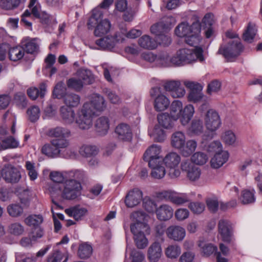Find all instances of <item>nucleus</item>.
I'll list each match as a JSON object with an SVG mask.
<instances>
[{
	"instance_id": "47",
	"label": "nucleus",
	"mask_w": 262,
	"mask_h": 262,
	"mask_svg": "<svg viewBox=\"0 0 262 262\" xmlns=\"http://www.w3.org/2000/svg\"><path fill=\"white\" fill-rule=\"evenodd\" d=\"M189 197L187 193H180L174 192L172 198L171 203L173 204L181 205L189 201Z\"/></svg>"
},
{
	"instance_id": "6",
	"label": "nucleus",
	"mask_w": 262,
	"mask_h": 262,
	"mask_svg": "<svg viewBox=\"0 0 262 262\" xmlns=\"http://www.w3.org/2000/svg\"><path fill=\"white\" fill-rule=\"evenodd\" d=\"M164 164L168 169V175L172 179L180 176L181 172L178 166L181 161L180 155L176 152L168 153L162 160Z\"/></svg>"
},
{
	"instance_id": "19",
	"label": "nucleus",
	"mask_w": 262,
	"mask_h": 262,
	"mask_svg": "<svg viewBox=\"0 0 262 262\" xmlns=\"http://www.w3.org/2000/svg\"><path fill=\"white\" fill-rule=\"evenodd\" d=\"M110 121L108 117L101 116L96 121L95 127L96 131L99 136H105L110 128Z\"/></svg>"
},
{
	"instance_id": "63",
	"label": "nucleus",
	"mask_w": 262,
	"mask_h": 262,
	"mask_svg": "<svg viewBox=\"0 0 262 262\" xmlns=\"http://www.w3.org/2000/svg\"><path fill=\"white\" fill-rule=\"evenodd\" d=\"M10 232L15 235H20L24 232V227L18 223L12 224L9 227Z\"/></svg>"
},
{
	"instance_id": "10",
	"label": "nucleus",
	"mask_w": 262,
	"mask_h": 262,
	"mask_svg": "<svg viewBox=\"0 0 262 262\" xmlns=\"http://www.w3.org/2000/svg\"><path fill=\"white\" fill-rule=\"evenodd\" d=\"M205 126L208 130L215 132L221 126V120L217 112L214 110H208L204 117Z\"/></svg>"
},
{
	"instance_id": "54",
	"label": "nucleus",
	"mask_w": 262,
	"mask_h": 262,
	"mask_svg": "<svg viewBox=\"0 0 262 262\" xmlns=\"http://www.w3.org/2000/svg\"><path fill=\"white\" fill-rule=\"evenodd\" d=\"M222 139L226 144L232 145L235 143L236 138L235 134L232 130H228L223 133Z\"/></svg>"
},
{
	"instance_id": "21",
	"label": "nucleus",
	"mask_w": 262,
	"mask_h": 262,
	"mask_svg": "<svg viewBox=\"0 0 262 262\" xmlns=\"http://www.w3.org/2000/svg\"><path fill=\"white\" fill-rule=\"evenodd\" d=\"M186 142V136L182 131H177L171 135L170 144L172 147L181 150L185 145Z\"/></svg>"
},
{
	"instance_id": "50",
	"label": "nucleus",
	"mask_w": 262,
	"mask_h": 262,
	"mask_svg": "<svg viewBox=\"0 0 262 262\" xmlns=\"http://www.w3.org/2000/svg\"><path fill=\"white\" fill-rule=\"evenodd\" d=\"M145 234L133 235L135 245L138 249H143L148 245V241L145 236Z\"/></svg>"
},
{
	"instance_id": "61",
	"label": "nucleus",
	"mask_w": 262,
	"mask_h": 262,
	"mask_svg": "<svg viewBox=\"0 0 262 262\" xmlns=\"http://www.w3.org/2000/svg\"><path fill=\"white\" fill-rule=\"evenodd\" d=\"M68 172H65L64 174L59 171H52L50 173V178L52 181L55 183H61L68 178Z\"/></svg>"
},
{
	"instance_id": "39",
	"label": "nucleus",
	"mask_w": 262,
	"mask_h": 262,
	"mask_svg": "<svg viewBox=\"0 0 262 262\" xmlns=\"http://www.w3.org/2000/svg\"><path fill=\"white\" fill-rule=\"evenodd\" d=\"M96 44L99 47V49L111 50L115 47V41L112 36H106L97 40Z\"/></svg>"
},
{
	"instance_id": "62",
	"label": "nucleus",
	"mask_w": 262,
	"mask_h": 262,
	"mask_svg": "<svg viewBox=\"0 0 262 262\" xmlns=\"http://www.w3.org/2000/svg\"><path fill=\"white\" fill-rule=\"evenodd\" d=\"M191 211L195 214H200L203 212L205 209V205L200 202H191L188 206Z\"/></svg>"
},
{
	"instance_id": "41",
	"label": "nucleus",
	"mask_w": 262,
	"mask_h": 262,
	"mask_svg": "<svg viewBox=\"0 0 262 262\" xmlns=\"http://www.w3.org/2000/svg\"><path fill=\"white\" fill-rule=\"evenodd\" d=\"M255 190L252 189L251 191L245 189L242 191L239 200L243 204H249L255 202V197L254 195Z\"/></svg>"
},
{
	"instance_id": "7",
	"label": "nucleus",
	"mask_w": 262,
	"mask_h": 262,
	"mask_svg": "<svg viewBox=\"0 0 262 262\" xmlns=\"http://www.w3.org/2000/svg\"><path fill=\"white\" fill-rule=\"evenodd\" d=\"M81 185L75 180H66L63 184L62 198L66 200H74L81 194Z\"/></svg>"
},
{
	"instance_id": "35",
	"label": "nucleus",
	"mask_w": 262,
	"mask_h": 262,
	"mask_svg": "<svg viewBox=\"0 0 262 262\" xmlns=\"http://www.w3.org/2000/svg\"><path fill=\"white\" fill-rule=\"evenodd\" d=\"M198 145L197 142L193 139L186 141L185 145L180 150L182 155L188 157L190 156L196 149Z\"/></svg>"
},
{
	"instance_id": "14",
	"label": "nucleus",
	"mask_w": 262,
	"mask_h": 262,
	"mask_svg": "<svg viewBox=\"0 0 262 262\" xmlns=\"http://www.w3.org/2000/svg\"><path fill=\"white\" fill-rule=\"evenodd\" d=\"M142 199V192L137 188H135L127 193L124 202L127 207L133 208L139 205Z\"/></svg>"
},
{
	"instance_id": "45",
	"label": "nucleus",
	"mask_w": 262,
	"mask_h": 262,
	"mask_svg": "<svg viewBox=\"0 0 262 262\" xmlns=\"http://www.w3.org/2000/svg\"><path fill=\"white\" fill-rule=\"evenodd\" d=\"M207 155L201 151H198L193 154L191 157V162L196 165H203L208 161Z\"/></svg>"
},
{
	"instance_id": "33",
	"label": "nucleus",
	"mask_w": 262,
	"mask_h": 262,
	"mask_svg": "<svg viewBox=\"0 0 262 262\" xmlns=\"http://www.w3.org/2000/svg\"><path fill=\"white\" fill-rule=\"evenodd\" d=\"M65 212L70 216H73L76 220H81L87 213V210L79 206H75L66 209Z\"/></svg>"
},
{
	"instance_id": "30",
	"label": "nucleus",
	"mask_w": 262,
	"mask_h": 262,
	"mask_svg": "<svg viewBox=\"0 0 262 262\" xmlns=\"http://www.w3.org/2000/svg\"><path fill=\"white\" fill-rule=\"evenodd\" d=\"M138 44L142 48L153 50L157 48V41L149 35H144L139 38Z\"/></svg>"
},
{
	"instance_id": "22",
	"label": "nucleus",
	"mask_w": 262,
	"mask_h": 262,
	"mask_svg": "<svg viewBox=\"0 0 262 262\" xmlns=\"http://www.w3.org/2000/svg\"><path fill=\"white\" fill-rule=\"evenodd\" d=\"M229 158V154L227 151L222 150L216 153L210 160L211 166L213 168H219L225 163Z\"/></svg>"
},
{
	"instance_id": "17",
	"label": "nucleus",
	"mask_w": 262,
	"mask_h": 262,
	"mask_svg": "<svg viewBox=\"0 0 262 262\" xmlns=\"http://www.w3.org/2000/svg\"><path fill=\"white\" fill-rule=\"evenodd\" d=\"M115 133L120 140L129 141L133 137L132 129L130 126L126 123H120L115 128Z\"/></svg>"
},
{
	"instance_id": "55",
	"label": "nucleus",
	"mask_w": 262,
	"mask_h": 262,
	"mask_svg": "<svg viewBox=\"0 0 262 262\" xmlns=\"http://www.w3.org/2000/svg\"><path fill=\"white\" fill-rule=\"evenodd\" d=\"M198 246L202 249L204 255L209 256L217 250V247L211 244H204L203 242L199 241Z\"/></svg>"
},
{
	"instance_id": "59",
	"label": "nucleus",
	"mask_w": 262,
	"mask_h": 262,
	"mask_svg": "<svg viewBox=\"0 0 262 262\" xmlns=\"http://www.w3.org/2000/svg\"><path fill=\"white\" fill-rule=\"evenodd\" d=\"M154 140L157 142L164 141L165 138V134L164 130L160 126H155L152 134H150Z\"/></svg>"
},
{
	"instance_id": "60",
	"label": "nucleus",
	"mask_w": 262,
	"mask_h": 262,
	"mask_svg": "<svg viewBox=\"0 0 262 262\" xmlns=\"http://www.w3.org/2000/svg\"><path fill=\"white\" fill-rule=\"evenodd\" d=\"M129 256L132 262H142L145 259L144 253L135 249L131 250Z\"/></svg>"
},
{
	"instance_id": "64",
	"label": "nucleus",
	"mask_w": 262,
	"mask_h": 262,
	"mask_svg": "<svg viewBox=\"0 0 262 262\" xmlns=\"http://www.w3.org/2000/svg\"><path fill=\"white\" fill-rule=\"evenodd\" d=\"M83 83L80 78H71L67 81V85L69 88H72L75 90H80L83 87Z\"/></svg>"
},
{
	"instance_id": "44",
	"label": "nucleus",
	"mask_w": 262,
	"mask_h": 262,
	"mask_svg": "<svg viewBox=\"0 0 262 262\" xmlns=\"http://www.w3.org/2000/svg\"><path fill=\"white\" fill-rule=\"evenodd\" d=\"M98 148L95 145H83L79 149V153L83 157L95 156L98 153Z\"/></svg>"
},
{
	"instance_id": "2",
	"label": "nucleus",
	"mask_w": 262,
	"mask_h": 262,
	"mask_svg": "<svg viewBox=\"0 0 262 262\" xmlns=\"http://www.w3.org/2000/svg\"><path fill=\"white\" fill-rule=\"evenodd\" d=\"M103 12L100 8H95L93 11L92 16L90 18L88 26L89 29L95 27L94 34L96 36H101L107 33L111 28V23L107 19H102Z\"/></svg>"
},
{
	"instance_id": "40",
	"label": "nucleus",
	"mask_w": 262,
	"mask_h": 262,
	"mask_svg": "<svg viewBox=\"0 0 262 262\" xmlns=\"http://www.w3.org/2000/svg\"><path fill=\"white\" fill-rule=\"evenodd\" d=\"M41 152L49 157L55 158L59 156L61 150L50 143L46 144L42 147Z\"/></svg>"
},
{
	"instance_id": "56",
	"label": "nucleus",
	"mask_w": 262,
	"mask_h": 262,
	"mask_svg": "<svg viewBox=\"0 0 262 262\" xmlns=\"http://www.w3.org/2000/svg\"><path fill=\"white\" fill-rule=\"evenodd\" d=\"M3 149L14 148L18 147L19 142L12 137H7L2 141Z\"/></svg>"
},
{
	"instance_id": "4",
	"label": "nucleus",
	"mask_w": 262,
	"mask_h": 262,
	"mask_svg": "<svg viewBox=\"0 0 262 262\" xmlns=\"http://www.w3.org/2000/svg\"><path fill=\"white\" fill-rule=\"evenodd\" d=\"M244 47L237 40L229 41L227 44L221 45L217 53L222 55L228 61H233L243 51Z\"/></svg>"
},
{
	"instance_id": "9",
	"label": "nucleus",
	"mask_w": 262,
	"mask_h": 262,
	"mask_svg": "<svg viewBox=\"0 0 262 262\" xmlns=\"http://www.w3.org/2000/svg\"><path fill=\"white\" fill-rule=\"evenodd\" d=\"M184 84L186 87L190 90L188 96V100L194 103L201 101L203 97L202 86L198 82L188 80L184 81Z\"/></svg>"
},
{
	"instance_id": "12",
	"label": "nucleus",
	"mask_w": 262,
	"mask_h": 262,
	"mask_svg": "<svg viewBox=\"0 0 262 262\" xmlns=\"http://www.w3.org/2000/svg\"><path fill=\"white\" fill-rule=\"evenodd\" d=\"M181 169L186 173L187 178L191 182L198 181L201 174L200 168L195 166L189 160L183 161L181 163Z\"/></svg>"
},
{
	"instance_id": "36",
	"label": "nucleus",
	"mask_w": 262,
	"mask_h": 262,
	"mask_svg": "<svg viewBox=\"0 0 262 262\" xmlns=\"http://www.w3.org/2000/svg\"><path fill=\"white\" fill-rule=\"evenodd\" d=\"M8 51L9 59L13 61L20 60L25 55L24 48L21 46L9 48Z\"/></svg>"
},
{
	"instance_id": "25",
	"label": "nucleus",
	"mask_w": 262,
	"mask_h": 262,
	"mask_svg": "<svg viewBox=\"0 0 262 262\" xmlns=\"http://www.w3.org/2000/svg\"><path fill=\"white\" fill-rule=\"evenodd\" d=\"M47 92V84L42 82L39 84V89L36 87H32L27 90L28 96L32 100H35L37 97L43 98Z\"/></svg>"
},
{
	"instance_id": "43",
	"label": "nucleus",
	"mask_w": 262,
	"mask_h": 262,
	"mask_svg": "<svg viewBox=\"0 0 262 262\" xmlns=\"http://www.w3.org/2000/svg\"><path fill=\"white\" fill-rule=\"evenodd\" d=\"M43 221V217L41 215L32 214L27 216L25 220V223L29 227L36 228L39 226Z\"/></svg>"
},
{
	"instance_id": "34",
	"label": "nucleus",
	"mask_w": 262,
	"mask_h": 262,
	"mask_svg": "<svg viewBox=\"0 0 262 262\" xmlns=\"http://www.w3.org/2000/svg\"><path fill=\"white\" fill-rule=\"evenodd\" d=\"M77 75L82 82L85 84L92 83L95 80L92 72L88 69H80L77 72Z\"/></svg>"
},
{
	"instance_id": "29",
	"label": "nucleus",
	"mask_w": 262,
	"mask_h": 262,
	"mask_svg": "<svg viewBox=\"0 0 262 262\" xmlns=\"http://www.w3.org/2000/svg\"><path fill=\"white\" fill-rule=\"evenodd\" d=\"M60 116L64 122L71 124L75 121V113L73 110L66 106H62L60 109Z\"/></svg>"
},
{
	"instance_id": "49",
	"label": "nucleus",
	"mask_w": 262,
	"mask_h": 262,
	"mask_svg": "<svg viewBox=\"0 0 262 262\" xmlns=\"http://www.w3.org/2000/svg\"><path fill=\"white\" fill-rule=\"evenodd\" d=\"M67 89L63 82H58L54 87L53 91V95L56 98H63L66 94Z\"/></svg>"
},
{
	"instance_id": "27",
	"label": "nucleus",
	"mask_w": 262,
	"mask_h": 262,
	"mask_svg": "<svg viewBox=\"0 0 262 262\" xmlns=\"http://www.w3.org/2000/svg\"><path fill=\"white\" fill-rule=\"evenodd\" d=\"M48 135L49 137L59 138H69L71 135V133L68 128L57 126L49 130Z\"/></svg>"
},
{
	"instance_id": "5",
	"label": "nucleus",
	"mask_w": 262,
	"mask_h": 262,
	"mask_svg": "<svg viewBox=\"0 0 262 262\" xmlns=\"http://www.w3.org/2000/svg\"><path fill=\"white\" fill-rule=\"evenodd\" d=\"M88 107V104H83L81 108L77 111L75 122L81 129H88L93 125L94 115Z\"/></svg>"
},
{
	"instance_id": "52",
	"label": "nucleus",
	"mask_w": 262,
	"mask_h": 262,
	"mask_svg": "<svg viewBox=\"0 0 262 262\" xmlns=\"http://www.w3.org/2000/svg\"><path fill=\"white\" fill-rule=\"evenodd\" d=\"M41 23L47 26H52L57 24V21L54 16L49 15L46 12H42L38 17Z\"/></svg>"
},
{
	"instance_id": "37",
	"label": "nucleus",
	"mask_w": 262,
	"mask_h": 262,
	"mask_svg": "<svg viewBox=\"0 0 262 262\" xmlns=\"http://www.w3.org/2000/svg\"><path fill=\"white\" fill-rule=\"evenodd\" d=\"M93 252L91 245L88 243H83L79 245L78 250V255L81 259H86L90 257Z\"/></svg>"
},
{
	"instance_id": "51",
	"label": "nucleus",
	"mask_w": 262,
	"mask_h": 262,
	"mask_svg": "<svg viewBox=\"0 0 262 262\" xmlns=\"http://www.w3.org/2000/svg\"><path fill=\"white\" fill-rule=\"evenodd\" d=\"M7 212L12 217H18L23 213V208L18 204H12L8 206Z\"/></svg>"
},
{
	"instance_id": "13",
	"label": "nucleus",
	"mask_w": 262,
	"mask_h": 262,
	"mask_svg": "<svg viewBox=\"0 0 262 262\" xmlns=\"http://www.w3.org/2000/svg\"><path fill=\"white\" fill-rule=\"evenodd\" d=\"M2 175L6 182L12 184L18 183L21 177L20 171L12 166H7L3 168Z\"/></svg>"
},
{
	"instance_id": "24",
	"label": "nucleus",
	"mask_w": 262,
	"mask_h": 262,
	"mask_svg": "<svg viewBox=\"0 0 262 262\" xmlns=\"http://www.w3.org/2000/svg\"><path fill=\"white\" fill-rule=\"evenodd\" d=\"M130 231L133 235H139L150 233V228L148 224L141 222L140 219H137V222L132 224L130 226Z\"/></svg>"
},
{
	"instance_id": "46",
	"label": "nucleus",
	"mask_w": 262,
	"mask_h": 262,
	"mask_svg": "<svg viewBox=\"0 0 262 262\" xmlns=\"http://www.w3.org/2000/svg\"><path fill=\"white\" fill-rule=\"evenodd\" d=\"M160 163H157L155 165L149 166L152 169L151 175L155 179H162L165 174V168L161 166Z\"/></svg>"
},
{
	"instance_id": "48",
	"label": "nucleus",
	"mask_w": 262,
	"mask_h": 262,
	"mask_svg": "<svg viewBox=\"0 0 262 262\" xmlns=\"http://www.w3.org/2000/svg\"><path fill=\"white\" fill-rule=\"evenodd\" d=\"M204 130L203 123L200 119H194L191 123L189 130L195 135H199L203 133Z\"/></svg>"
},
{
	"instance_id": "32",
	"label": "nucleus",
	"mask_w": 262,
	"mask_h": 262,
	"mask_svg": "<svg viewBox=\"0 0 262 262\" xmlns=\"http://www.w3.org/2000/svg\"><path fill=\"white\" fill-rule=\"evenodd\" d=\"M21 45L27 53L33 54L38 49V44L35 38H26L21 42Z\"/></svg>"
},
{
	"instance_id": "8",
	"label": "nucleus",
	"mask_w": 262,
	"mask_h": 262,
	"mask_svg": "<svg viewBox=\"0 0 262 262\" xmlns=\"http://www.w3.org/2000/svg\"><path fill=\"white\" fill-rule=\"evenodd\" d=\"M150 93L151 97H155L154 106L156 111L162 112L168 107L170 101L165 95L161 94L160 88H152Z\"/></svg>"
},
{
	"instance_id": "57",
	"label": "nucleus",
	"mask_w": 262,
	"mask_h": 262,
	"mask_svg": "<svg viewBox=\"0 0 262 262\" xmlns=\"http://www.w3.org/2000/svg\"><path fill=\"white\" fill-rule=\"evenodd\" d=\"M19 3V0H1L0 7L5 10H11L16 8Z\"/></svg>"
},
{
	"instance_id": "42",
	"label": "nucleus",
	"mask_w": 262,
	"mask_h": 262,
	"mask_svg": "<svg viewBox=\"0 0 262 262\" xmlns=\"http://www.w3.org/2000/svg\"><path fill=\"white\" fill-rule=\"evenodd\" d=\"M181 252V247L177 244L168 245L165 249V254L168 258H177Z\"/></svg>"
},
{
	"instance_id": "16",
	"label": "nucleus",
	"mask_w": 262,
	"mask_h": 262,
	"mask_svg": "<svg viewBox=\"0 0 262 262\" xmlns=\"http://www.w3.org/2000/svg\"><path fill=\"white\" fill-rule=\"evenodd\" d=\"M166 233L168 238L174 241H182L186 235V231L184 228L179 226H171L169 227Z\"/></svg>"
},
{
	"instance_id": "53",
	"label": "nucleus",
	"mask_w": 262,
	"mask_h": 262,
	"mask_svg": "<svg viewBox=\"0 0 262 262\" xmlns=\"http://www.w3.org/2000/svg\"><path fill=\"white\" fill-rule=\"evenodd\" d=\"M68 138H59L52 139L50 143L58 149H65L70 145V142Z\"/></svg>"
},
{
	"instance_id": "20",
	"label": "nucleus",
	"mask_w": 262,
	"mask_h": 262,
	"mask_svg": "<svg viewBox=\"0 0 262 262\" xmlns=\"http://www.w3.org/2000/svg\"><path fill=\"white\" fill-rule=\"evenodd\" d=\"M147 255L150 261L154 262L159 261L162 255L160 244L158 242H155L151 244L148 249Z\"/></svg>"
},
{
	"instance_id": "28",
	"label": "nucleus",
	"mask_w": 262,
	"mask_h": 262,
	"mask_svg": "<svg viewBox=\"0 0 262 262\" xmlns=\"http://www.w3.org/2000/svg\"><path fill=\"white\" fill-rule=\"evenodd\" d=\"M50 248V246H48L46 248L39 250L36 254V256L32 255H26L24 254H17L16 256V260L17 262H27L28 261H36L37 257L43 256Z\"/></svg>"
},
{
	"instance_id": "1",
	"label": "nucleus",
	"mask_w": 262,
	"mask_h": 262,
	"mask_svg": "<svg viewBox=\"0 0 262 262\" xmlns=\"http://www.w3.org/2000/svg\"><path fill=\"white\" fill-rule=\"evenodd\" d=\"M192 20L193 22L190 25L187 23L180 24L175 29V34L180 37H185L186 43L190 46L195 47V48L180 50L174 56L170 58L171 66H181L190 63L196 60L201 62L204 60L202 48L197 47L201 40L200 18L194 15Z\"/></svg>"
},
{
	"instance_id": "58",
	"label": "nucleus",
	"mask_w": 262,
	"mask_h": 262,
	"mask_svg": "<svg viewBox=\"0 0 262 262\" xmlns=\"http://www.w3.org/2000/svg\"><path fill=\"white\" fill-rule=\"evenodd\" d=\"M27 114L29 120L32 122H35L39 119L40 116V110L37 106H32L28 108L27 111Z\"/></svg>"
},
{
	"instance_id": "11",
	"label": "nucleus",
	"mask_w": 262,
	"mask_h": 262,
	"mask_svg": "<svg viewBox=\"0 0 262 262\" xmlns=\"http://www.w3.org/2000/svg\"><path fill=\"white\" fill-rule=\"evenodd\" d=\"M161 148L159 145L153 144L145 152L143 158L145 161L148 162L149 166H153L155 163H161Z\"/></svg>"
},
{
	"instance_id": "18",
	"label": "nucleus",
	"mask_w": 262,
	"mask_h": 262,
	"mask_svg": "<svg viewBox=\"0 0 262 262\" xmlns=\"http://www.w3.org/2000/svg\"><path fill=\"white\" fill-rule=\"evenodd\" d=\"M230 222L224 219L221 220L218 224L219 231L223 241L230 243L231 241V232L230 229Z\"/></svg>"
},
{
	"instance_id": "38",
	"label": "nucleus",
	"mask_w": 262,
	"mask_h": 262,
	"mask_svg": "<svg viewBox=\"0 0 262 262\" xmlns=\"http://www.w3.org/2000/svg\"><path fill=\"white\" fill-rule=\"evenodd\" d=\"M256 32L257 29L255 24L249 22L245 32L243 34V39L248 42H251L256 35Z\"/></svg>"
},
{
	"instance_id": "31",
	"label": "nucleus",
	"mask_w": 262,
	"mask_h": 262,
	"mask_svg": "<svg viewBox=\"0 0 262 262\" xmlns=\"http://www.w3.org/2000/svg\"><path fill=\"white\" fill-rule=\"evenodd\" d=\"M80 97L75 93L66 94L63 97V101L68 107H76L80 103Z\"/></svg>"
},
{
	"instance_id": "23",
	"label": "nucleus",
	"mask_w": 262,
	"mask_h": 262,
	"mask_svg": "<svg viewBox=\"0 0 262 262\" xmlns=\"http://www.w3.org/2000/svg\"><path fill=\"white\" fill-rule=\"evenodd\" d=\"M157 218L160 221H167L170 219L173 214L172 207L168 205H162L156 209Z\"/></svg>"
},
{
	"instance_id": "26",
	"label": "nucleus",
	"mask_w": 262,
	"mask_h": 262,
	"mask_svg": "<svg viewBox=\"0 0 262 262\" xmlns=\"http://www.w3.org/2000/svg\"><path fill=\"white\" fill-rule=\"evenodd\" d=\"M159 124L163 128L169 129L173 127L174 122L177 121L167 113H162L157 117Z\"/></svg>"
},
{
	"instance_id": "15",
	"label": "nucleus",
	"mask_w": 262,
	"mask_h": 262,
	"mask_svg": "<svg viewBox=\"0 0 262 262\" xmlns=\"http://www.w3.org/2000/svg\"><path fill=\"white\" fill-rule=\"evenodd\" d=\"M84 104L89 105L88 107L90 110L92 111L94 115L96 112H102L106 107V103L104 98L98 94L94 95L90 101L86 102Z\"/></svg>"
},
{
	"instance_id": "3",
	"label": "nucleus",
	"mask_w": 262,
	"mask_h": 262,
	"mask_svg": "<svg viewBox=\"0 0 262 262\" xmlns=\"http://www.w3.org/2000/svg\"><path fill=\"white\" fill-rule=\"evenodd\" d=\"M194 112V107L190 104L186 106L184 110H182V103L179 100L173 101L171 104V116L176 120L180 118L181 122L183 125L189 122Z\"/></svg>"
}]
</instances>
